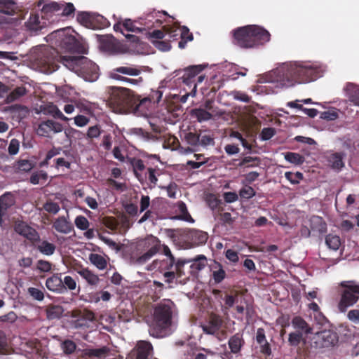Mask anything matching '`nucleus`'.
<instances>
[{
	"instance_id": "obj_60",
	"label": "nucleus",
	"mask_w": 359,
	"mask_h": 359,
	"mask_svg": "<svg viewBox=\"0 0 359 359\" xmlns=\"http://www.w3.org/2000/svg\"><path fill=\"white\" fill-rule=\"evenodd\" d=\"M199 135H200L199 146L207 147L209 145L215 144V140L212 135H208V134H203V133H200Z\"/></svg>"
},
{
	"instance_id": "obj_49",
	"label": "nucleus",
	"mask_w": 359,
	"mask_h": 359,
	"mask_svg": "<svg viewBox=\"0 0 359 359\" xmlns=\"http://www.w3.org/2000/svg\"><path fill=\"white\" fill-rule=\"evenodd\" d=\"M78 273L90 285H95L99 280L97 276L87 269H82Z\"/></svg>"
},
{
	"instance_id": "obj_63",
	"label": "nucleus",
	"mask_w": 359,
	"mask_h": 359,
	"mask_svg": "<svg viewBox=\"0 0 359 359\" xmlns=\"http://www.w3.org/2000/svg\"><path fill=\"white\" fill-rule=\"evenodd\" d=\"M20 148V142L17 139H12L10 141L8 152L10 155H15L18 153Z\"/></svg>"
},
{
	"instance_id": "obj_46",
	"label": "nucleus",
	"mask_w": 359,
	"mask_h": 359,
	"mask_svg": "<svg viewBox=\"0 0 359 359\" xmlns=\"http://www.w3.org/2000/svg\"><path fill=\"white\" fill-rule=\"evenodd\" d=\"M191 114L198 121H206L212 118V114L204 109L198 108L192 110Z\"/></svg>"
},
{
	"instance_id": "obj_31",
	"label": "nucleus",
	"mask_w": 359,
	"mask_h": 359,
	"mask_svg": "<svg viewBox=\"0 0 359 359\" xmlns=\"http://www.w3.org/2000/svg\"><path fill=\"white\" fill-rule=\"evenodd\" d=\"M37 243L38 244L35 243L34 246L42 255L46 256H51L55 253L56 250V246L55 244L50 243L46 240H40Z\"/></svg>"
},
{
	"instance_id": "obj_25",
	"label": "nucleus",
	"mask_w": 359,
	"mask_h": 359,
	"mask_svg": "<svg viewBox=\"0 0 359 359\" xmlns=\"http://www.w3.org/2000/svg\"><path fill=\"white\" fill-rule=\"evenodd\" d=\"M101 48L107 52L114 53L118 51L117 42L112 36H103L100 39Z\"/></svg>"
},
{
	"instance_id": "obj_22",
	"label": "nucleus",
	"mask_w": 359,
	"mask_h": 359,
	"mask_svg": "<svg viewBox=\"0 0 359 359\" xmlns=\"http://www.w3.org/2000/svg\"><path fill=\"white\" fill-rule=\"evenodd\" d=\"M15 203L13 196L11 193H6L0 196V222L3 217L6 216L8 210Z\"/></svg>"
},
{
	"instance_id": "obj_56",
	"label": "nucleus",
	"mask_w": 359,
	"mask_h": 359,
	"mask_svg": "<svg viewBox=\"0 0 359 359\" xmlns=\"http://www.w3.org/2000/svg\"><path fill=\"white\" fill-rule=\"evenodd\" d=\"M276 133V130L274 128H264L259 134V137L262 140L266 141L272 138Z\"/></svg>"
},
{
	"instance_id": "obj_34",
	"label": "nucleus",
	"mask_w": 359,
	"mask_h": 359,
	"mask_svg": "<svg viewBox=\"0 0 359 359\" xmlns=\"http://www.w3.org/2000/svg\"><path fill=\"white\" fill-rule=\"evenodd\" d=\"M164 16H168L170 18H172L168 15V13L166 11H156L155 9H153L152 11H148L147 13H144V20H148L149 22H152L153 20H155L154 23H156L158 25H162L163 22V20H161V15Z\"/></svg>"
},
{
	"instance_id": "obj_9",
	"label": "nucleus",
	"mask_w": 359,
	"mask_h": 359,
	"mask_svg": "<svg viewBox=\"0 0 359 359\" xmlns=\"http://www.w3.org/2000/svg\"><path fill=\"white\" fill-rule=\"evenodd\" d=\"M175 258H164L163 259H156L153 262L154 269H157L163 273L165 281L171 283L175 279L177 273L175 269Z\"/></svg>"
},
{
	"instance_id": "obj_17",
	"label": "nucleus",
	"mask_w": 359,
	"mask_h": 359,
	"mask_svg": "<svg viewBox=\"0 0 359 359\" xmlns=\"http://www.w3.org/2000/svg\"><path fill=\"white\" fill-rule=\"evenodd\" d=\"M136 359H149L151 355L152 345L147 341H139L135 346Z\"/></svg>"
},
{
	"instance_id": "obj_3",
	"label": "nucleus",
	"mask_w": 359,
	"mask_h": 359,
	"mask_svg": "<svg viewBox=\"0 0 359 359\" xmlns=\"http://www.w3.org/2000/svg\"><path fill=\"white\" fill-rule=\"evenodd\" d=\"M233 43L243 48H251L269 41L271 34L264 28L250 25L233 30Z\"/></svg>"
},
{
	"instance_id": "obj_27",
	"label": "nucleus",
	"mask_w": 359,
	"mask_h": 359,
	"mask_svg": "<svg viewBox=\"0 0 359 359\" xmlns=\"http://www.w3.org/2000/svg\"><path fill=\"white\" fill-rule=\"evenodd\" d=\"M27 29L30 31H39L46 26V22H41L40 16L36 13H31L28 20L25 22Z\"/></svg>"
},
{
	"instance_id": "obj_24",
	"label": "nucleus",
	"mask_w": 359,
	"mask_h": 359,
	"mask_svg": "<svg viewBox=\"0 0 359 359\" xmlns=\"http://www.w3.org/2000/svg\"><path fill=\"white\" fill-rule=\"evenodd\" d=\"M344 90L349 101L359 106V86L353 83H348Z\"/></svg>"
},
{
	"instance_id": "obj_32",
	"label": "nucleus",
	"mask_w": 359,
	"mask_h": 359,
	"mask_svg": "<svg viewBox=\"0 0 359 359\" xmlns=\"http://www.w3.org/2000/svg\"><path fill=\"white\" fill-rule=\"evenodd\" d=\"M93 12L79 11L76 15V20L81 25L93 29Z\"/></svg>"
},
{
	"instance_id": "obj_58",
	"label": "nucleus",
	"mask_w": 359,
	"mask_h": 359,
	"mask_svg": "<svg viewBox=\"0 0 359 359\" xmlns=\"http://www.w3.org/2000/svg\"><path fill=\"white\" fill-rule=\"evenodd\" d=\"M185 140L189 144L194 147L199 146L200 135L197 133L189 132L185 135Z\"/></svg>"
},
{
	"instance_id": "obj_19",
	"label": "nucleus",
	"mask_w": 359,
	"mask_h": 359,
	"mask_svg": "<svg viewBox=\"0 0 359 359\" xmlns=\"http://www.w3.org/2000/svg\"><path fill=\"white\" fill-rule=\"evenodd\" d=\"M39 112L45 115H50L55 118L60 119L64 121H67L69 120V118L62 113L57 107L53 104L41 105L39 107Z\"/></svg>"
},
{
	"instance_id": "obj_48",
	"label": "nucleus",
	"mask_w": 359,
	"mask_h": 359,
	"mask_svg": "<svg viewBox=\"0 0 359 359\" xmlns=\"http://www.w3.org/2000/svg\"><path fill=\"white\" fill-rule=\"evenodd\" d=\"M285 159L297 165H302L305 161V158L302 155L294 152H287L285 154Z\"/></svg>"
},
{
	"instance_id": "obj_26",
	"label": "nucleus",
	"mask_w": 359,
	"mask_h": 359,
	"mask_svg": "<svg viewBox=\"0 0 359 359\" xmlns=\"http://www.w3.org/2000/svg\"><path fill=\"white\" fill-rule=\"evenodd\" d=\"M222 320L217 316H211L208 325H202L203 332L208 334H214L222 325Z\"/></svg>"
},
{
	"instance_id": "obj_33",
	"label": "nucleus",
	"mask_w": 359,
	"mask_h": 359,
	"mask_svg": "<svg viewBox=\"0 0 359 359\" xmlns=\"http://www.w3.org/2000/svg\"><path fill=\"white\" fill-rule=\"evenodd\" d=\"M18 11V6L13 0H0V13L13 15Z\"/></svg>"
},
{
	"instance_id": "obj_53",
	"label": "nucleus",
	"mask_w": 359,
	"mask_h": 359,
	"mask_svg": "<svg viewBox=\"0 0 359 359\" xmlns=\"http://www.w3.org/2000/svg\"><path fill=\"white\" fill-rule=\"evenodd\" d=\"M43 209L50 214L55 215L60 211V208L57 203L48 200L43 204Z\"/></svg>"
},
{
	"instance_id": "obj_38",
	"label": "nucleus",
	"mask_w": 359,
	"mask_h": 359,
	"mask_svg": "<svg viewBox=\"0 0 359 359\" xmlns=\"http://www.w3.org/2000/svg\"><path fill=\"white\" fill-rule=\"evenodd\" d=\"M180 25L178 22H175L172 25H165L163 29L165 30V34L168 35L170 40H177V37L180 36Z\"/></svg>"
},
{
	"instance_id": "obj_57",
	"label": "nucleus",
	"mask_w": 359,
	"mask_h": 359,
	"mask_svg": "<svg viewBox=\"0 0 359 359\" xmlns=\"http://www.w3.org/2000/svg\"><path fill=\"white\" fill-rule=\"evenodd\" d=\"M256 194L254 189L250 186H245L239 191V195L242 198L248 200Z\"/></svg>"
},
{
	"instance_id": "obj_44",
	"label": "nucleus",
	"mask_w": 359,
	"mask_h": 359,
	"mask_svg": "<svg viewBox=\"0 0 359 359\" xmlns=\"http://www.w3.org/2000/svg\"><path fill=\"white\" fill-rule=\"evenodd\" d=\"M340 292H359V283L355 280L342 281L339 284Z\"/></svg>"
},
{
	"instance_id": "obj_39",
	"label": "nucleus",
	"mask_w": 359,
	"mask_h": 359,
	"mask_svg": "<svg viewBox=\"0 0 359 359\" xmlns=\"http://www.w3.org/2000/svg\"><path fill=\"white\" fill-rule=\"evenodd\" d=\"M292 324L295 329L302 330L306 334H309L312 332V328L300 316L293 318Z\"/></svg>"
},
{
	"instance_id": "obj_5",
	"label": "nucleus",
	"mask_w": 359,
	"mask_h": 359,
	"mask_svg": "<svg viewBox=\"0 0 359 359\" xmlns=\"http://www.w3.org/2000/svg\"><path fill=\"white\" fill-rule=\"evenodd\" d=\"M160 241L155 236H147L131 244L126 252H129L131 262L144 264L161 250Z\"/></svg>"
},
{
	"instance_id": "obj_41",
	"label": "nucleus",
	"mask_w": 359,
	"mask_h": 359,
	"mask_svg": "<svg viewBox=\"0 0 359 359\" xmlns=\"http://www.w3.org/2000/svg\"><path fill=\"white\" fill-rule=\"evenodd\" d=\"M131 165L133 168L134 173L139 181H141L143 173L147 170L144 162L142 159L133 158L131 161Z\"/></svg>"
},
{
	"instance_id": "obj_10",
	"label": "nucleus",
	"mask_w": 359,
	"mask_h": 359,
	"mask_svg": "<svg viewBox=\"0 0 359 359\" xmlns=\"http://www.w3.org/2000/svg\"><path fill=\"white\" fill-rule=\"evenodd\" d=\"M190 262H192L190 266L191 273L194 275H196L207 265V258L205 255H200L192 259H178L175 264V269L177 273V277H181L182 276V269L184 264Z\"/></svg>"
},
{
	"instance_id": "obj_61",
	"label": "nucleus",
	"mask_w": 359,
	"mask_h": 359,
	"mask_svg": "<svg viewBox=\"0 0 359 359\" xmlns=\"http://www.w3.org/2000/svg\"><path fill=\"white\" fill-rule=\"evenodd\" d=\"M101 134V129L99 125H95L88 128L86 133V137L88 139H94L98 137Z\"/></svg>"
},
{
	"instance_id": "obj_8",
	"label": "nucleus",
	"mask_w": 359,
	"mask_h": 359,
	"mask_svg": "<svg viewBox=\"0 0 359 359\" xmlns=\"http://www.w3.org/2000/svg\"><path fill=\"white\" fill-rule=\"evenodd\" d=\"M337 341V334L330 330H325L312 336L311 345L316 348H323L334 345Z\"/></svg>"
},
{
	"instance_id": "obj_15",
	"label": "nucleus",
	"mask_w": 359,
	"mask_h": 359,
	"mask_svg": "<svg viewBox=\"0 0 359 359\" xmlns=\"http://www.w3.org/2000/svg\"><path fill=\"white\" fill-rule=\"evenodd\" d=\"M62 10V15L70 16L74 14L75 8L73 4L68 3L66 5L59 4L56 2L46 4L43 6L41 12L46 14L57 12Z\"/></svg>"
},
{
	"instance_id": "obj_23",
	"label": "nucleus",
	"mask_w": 359,
	"mask_h": 359,
	"mask_svg": "<svg viewBox=\"0 0 359 359\" xmlns=\"http://www.w3.org/2000/svg\"><path fill=\"white\" fill-rule=\"evenodd\" d=\"M345 156V154L341 152H336L330 154L327 157L328 165L332 168V169L340 171L344 167L343 159Z\"/></svg>"
},
{
	"instance_id": "obj_37",
	"label": "nucleus",
	"mask_w": 359,
	"mask_h": 359,
	"mask_svg": "<svg viewBox=\"0 0 359 359\" xmlns=\"http://www.w3.org/2000/svg\"><path fill=\"white\" fill-rule=\"evenodd\" d=\"M27 93V89L25 86H18L13 89L6 98V103H11L20 99Z\"/></svg>"
},
{
	"instance_id": "obj_20",
	"label": "nucleus",
	"mask_w": 359,
	"mask_h": 359,
	"mask_svg": "<svg viewBox=\"0 0 359 359\" xmlns=\"http://www.w3.org/2000/svg\"><path fill=\"white\" fill-rule=\"evenodd\" d=\"M163 96V91L161 90H151L150 94L145 97L141 98L140 96H139V107L140 110H142L144 108L147 107L148 103H158Z\"/></svg>"
},
{
	"instance_id": "obj_29",
	"label": "nucleus",
	"mask_w": 359,
	"mask_h": 359,
	"mask_svg": "<svg viewBox=\"0 0 359 359\" xmlns=\"http://www.w3.org/2000/svg\"><path fill=\"white\" fill-rule=\"evenodd\" d=\"M53 226L57 232L62 233H69L73 229L71 222L67 221L63 216L57 218Z\"/></svg>"
},
{
	"instance_id": "obj_59",
	"label": "nucleus",
	"mask_w": 359,
	"mask_h": 359,
	"mask_svg": "<svg viewBox=\"0 0 359 359\" xmlns=\"http://www.w3.org/2000/svg\"><path fill=\"white\" fill-rule=\"evenodd\" d=\"M74 223L76 226L81 230H86L89 227L88 220L83 215L77 216L75 218Z\"/></svg>"
},
{
	"instance_id": "obj_43",
	"label": "nucleus",
	"mask_w": 359,
	"mask_h": 359,
	"mask_svg": "<svg viewBox=\"0 0 359 359\" xmlns=\"http://www.w3.org/2000/svg\"><path fill=\"white\" fill-rule=\"evenodd\" d=\"M243 339L240 334H236L231 337L229 340V346L231 351L233 353H238L243 345Z\"/></svg>"
},
{
	"instance_id": "obj_16",
	"label": "nucleus",
	"mask_w": 359,
	"mask_h": 359,
	"mask_svg": "<svg viewBox=\"0 0 359 359\" xmlns=\"http://www.w3.org/2000/svg\"><path fill=\"white\" fill-rule=\"evenodd\" d=\"M187 239L193 245L205 244L208 238L206 232L198 229H189L187 233Z\"/></svg>"
},
{
	"instance_id": "obj_42",
	"label": "nucleus",
	"mask_w": 359,
	"mask_h": 359,
	"mask_svg": "<svg viewBox=\"0 0 359 359\" xmlns=\"http://www.w3.org/2000/svg\"><path fill=\"white\" fill-rule=\"evenodd\" d=\"M159 170L153 168H148L142 175L140 182L148 180L151 184L156 185L158 182L157 174Z\"/></svg>"
},
{
	"instance_id": "obj_18",
	"label": "nucleus",
	"mask_w": 359,
	"mask_h": 359,
	"mask_svg": "<svg viewBox=\"0 0 359 359\" xmlns=\"http://www.w3.org/2000/svg\"><path fill=\"white\" fill-rule=\"evenodd\" d=\"M359 299L355 293H342L338 303V309L340 312L344 313L347 309L355 304Z\"/></svg>"
},
{
	"instance_id": "obj_36",
	"label": "nucleus",
	"mask_w": 359,
	"mask_h": 359,
	"mask_svg": "<svg viewBox=\"0 0 359 359\" xmlns=\"http://www.w3.org/2000/svg\"><path fill=\"white\" fill-rule=\"evenodd\" d=\"M177 211L179 215L175 217L177 219L184 220L189 222H194V220L188 212L187 205L183 201H178L177 203Z\"/></svg>"
},
{
	"instance_id": "obj_62",
	"label": "nucleus",
	"mask_w": 359,
	"mask_h": 359,
	"mask_svg": "<svg viewBox=\"0 0 359 359\" xmlns=\"http://www.w3.org/2000/svg\"><path fill=\"white\" fill-rule=\"evenodd\" d=\"M339 116L338 112L335 110H328L320 113V118L327 121L336 120Z\"/></svg>"
},
{
	"instance_id": "obj_55",
	"label": "nucleus",
	"mask_w": 359,
	"mask_h": 359,
	"mask_svg": "<svg viewBox=\"0 0 359 359\" xmlns=\"http://www.w3.org/2000/svg\"><path fill=\"white\" fill-rule=\"evenodd\" d=\"M109 351V348L107 347H102L100 348L89 349L87 351L86 354L90 357H97L99 358L105 357Z\"/></svg>"
},
{
	"instance_id": "obj_40",
	"label": "nucleus",
	"mask_w": 359,
	"mask_h": 359,
	"mask_svg": "<svg viewBox=\"0 0 359 359\" xmlns=\"http://www.w3.org/2000/svg\"><path fill=\"white\" fill-rule=\"evenodd\" d=\"M93 29H101L108 27L110 25L109 20L103 15L93 13Z\"/></svg>"
},
{
	"instance_id": "obj_1",
	"label": "nucleus",
	"mask_w": 359,
	"mask_h": 359,
	"mask_svg": "<svg viewBox=\"0 0 359 359\" xmlns=\"http://www.w3.org/2000/svg\"><path fill=\"white\" fill-rule=\"evenodd\" d=\"M323 73L320 66L303 62L284 63L275 72L277 81L285 87L313 81L321 77Z\"/></svg>"
},
{
	"instance_id": "obj_11",
	"label": "nucleus",
	"mask_w": 359,
	"mask_h": 359,
	"mask_svg": "<svg viewBox=\"0 0 359 359\" xmlns=\"http://www.w3.org/2000/svg\"><path fill=\"white\" fill-rule=\"evenodd\" d=\"M81 61L79 74L86 81H95L99 77L98 66L86 57H83Z\"/></svg>"
},
{
	"instance_id": "obj_13",
	"label": "nucleus",
	"mask_w": 359,
	"mask_h": 359,
	"mask_svg": "<svg viewBox=\"0 0 359 359\" xmlns=\"http://www.w3.org/2000/svg\"><path fill=\"white\" fill-rule=\"evenodd\" d=\"M14 231L30 241L32 245L40 241V235L38 231L23 220L15 221Z\"/></svg>"
},
{
	"instance_id": "obj_2",
	"label": "nucleus",
	"mask_w": 359,
	"mask_h": 359,
	"mask_svg": "<svg viewBox=\"0 0 359 359\" xmlns=\"http://www.w3.org/2000/svg\"><path fill=\"white\" fill-rule=\"evenodd\" d=\"M84 56H62L52 47H46L37 57L38 65L46 74H51L58 69L59 63L67 69L79 72L81 59Z\"/></svg>"
},
{
	"instance_id": "obj_64",
	"label": "nucleus",
	"mask_w": 359,
	"mask_h": 359,
	"mask_svg": "<svg viewBox=\"0 0 359 359\" xmlns=\"http://www.w3.org/2000/svg\"><path fill=\"white\" fill-rule=\"evenodd\" d=\"M302 338V334L299 332H292L289 334L288 341L291 346H297Z\"/></svg>"
},
{
	"instance_id": "obj_52",
	"label": "nucleus",
	"mask_w": 359,
	"mask_h": 359,
	"mask_svg": "<svg viewBox=\"0 0 359 359\" xmlns=\"http://www.w3.org/2000/svg\"><path fill=\"white\" fill-rule=\"evenodd\" d=\"M64 309L60 306H53L47 309V315L49 319L59 318L64 316Z\"/></svg>"
},
{
	"instance_id": "obj_50",
	"label": "nucleus",
	"mask_w": 359,
	"mask_h": 359,
	"mask_svg": "<svg viewBox=\"0 0 359 359\" xmlns=\"http://www.w3.org/2000/svg\"><path fill=\"white\" fill-rule=\"evenodd\" d=\"M260 158L259 157L245 156L238 163L239 167H254L258 166L260 163Z\"/></svg>"
},
{
	"instance_id": "obj_54",
	"label": "nucleus",
	"mask_w": 359,
	"mask_h": 359,
	"mask_svg": "<svg viewBox=\"0 0 359 359\" xmlns=\"http://www.w3.org/2000/svg\"><path fill=\"white\" fill-rule=\"evenodd\" d=\"M285 177L291 184H297L303 179V174L300 172L294 173L288 171L285 172Z\"/></svg>"
},
{
	"instance_id": "obj_30",
	"label": "nucleus",
	"mask_w": 359,
	"mask_h": 359,
	"mask_svg": "<svg viewBox=\"0 0 359 359\" xmlns=\"http://www.w3.org/2000/svg\"><path fill=\"white\" fill-rule=\"evenodd\" d=\"M311 229L314 232L323 234L327 232V224L323 217L312 216L310 219Z\"/></svg>"
},
{
	"instance_id": "obj_47",
	"label": "nucleus",
	"mask_w": 359,
	"mask_h": 359,
	"mask_svg": "<svg viewBox=\"0 0 359 359\" xmlns=\"http://www.w3.org/2000/svg\"><path fill=\"white\" fill-rule=\"evenodd\" d=\"M325 243L330 249L337 250L341 245V240L337 235L328 234L325 237Z\"/></svg>"
},
{
	"instance_id": "obj_14",
	"label": "nucleus",
	"mask_w": 359,
	"mask_h": 359,
	"mask_svg": "<svg viewBox=\"0 0 359 359\" xmlns=\"http://www.w3.org/2000/svg\"><path fill=\"white\" fill-rule=\"evenodd\" d=\"M60 46L65 50L71 53H83L85 49L82 43H81L75 36L65 34V32H62Z\"/></svg>"
},
{
	"instance_id": "obj_7",
	"label": "nucleus",
	"mask_w": 359,
	"mask_h": 359,
	"mask_svg": "<svg viewBox=\"0 0 359 359\" xmlns=\"http://www.w3.org/2000/svg\"><path fill=\"white\" fill-rule=\"evenodd\" d=\"M141 72V68L136 65H130L113 69L110 72L109 76L116 81L128 83L133 86H138L143 82V78L142 76L135 79L129 78L126 76H138Z\"/></svg>"
},
{
	"instance_id": "obj_12",
	"label": "nucleus",
	"mask_w": 359,
	"mask_h": 359,
	"mask_svg": "<svg viewBox=\"0 0 359 359\" xmlns=\"http://www.w3.org/2000/svg\"><path fill=\"white\" fill-rule=\"evenodd\" d=\"M63 130L62 123L52 119L41 121L36 128V133L39 136L51 138L55 134Z\"/></svg>"
},
{
	"instance_id": "obj_51",
	"label": "nucleus",
	"mask_w": 359,
	"mask_h": 359,
	"mask_svg": "<svg viewBox=\"0 0 359 359\" xmlns=\"http://www.w3.org/2000/svg\"><path fill=\"white\" fill-rule=\"evenodd\" d=\"M48 179V174L46 172L43 170H39L37 172H33L29 178V182L32 184H38L40 181L46 182Z\"/></svg>"
},
{
	"instance_id": "obj_28",
	"label": "nucleus",
	"mask_w": 359,
	"mask_h": 359,
	"mask_svg": "<svg viewBox=\"0 0 359 359\" xmlns=\"http://www.w3.org/2000/svg\"><path fill=\"white\" fill-rule=\"evenodd\" d=\"M212 271V277L216 283H221L226 277V271L222 264L216 261L210 265Z\"/></svg>"
},
{
	"instance_id": "obj_35",
	"label": "nucleus",
	"mask_w": 359,
	"mask_h": 359,
	"mask_svg": "<svg viewBox=\"0 0 359 359\" xmlns=\"http://www.w3.org/2000/svg\"><path fill=\"white\" fill-rule=\"evenodd\" d=\"M46 285L52 292H58L63 288V281L58 275H53L46 280Z\"/></svg>"
},
{
	"instance_id": "obj_21",
	"label": "nucleus",
	"mask_w": 359,
	"mask_h": 359,
	"mask_svg": "<svg viewBox=\"0 0 359 359\" xmlns=\"http://www.w3.org/2000/svg\"><path fill=\"white\" fill-rule=\"evenodd\" d=\"M205 66L202 65H191L183 69L184 74L182 76L183 83L189 84L193 78L199 74Z\"/></svg>"
},
{
	"instance_id": "obj_45",
	"label": "nucleus",
	"mask_w": 359,
	"mask_h": 359,
	"mask_svg": "<svg viewBox=\"0 0 359 359\" xmlns=\"http://www.w3.org/2000/svg\"><path fill=\"white\" fill-rule=\"evenodd\" d=\"M89 259L99 269H104L107 267V261L101 255L92 253L89 256Z\"/></svg>"
},
{
	"instance_id": "obj_4",
	"label": "nucleus",
	"mask_w": 359,
	"mask_h": 359,
	"mask_svg": "<svg viewBox=\"0 0 359 359\" xmlns=\"http://www.w3.org/2000/svg\"><path fill=\"white\" fill-rule=\"evenodd\" d=\"M108 104L116 113L126 114L140 110L139 95L123 87L109 88Z\"/></svg>"
},
{
	"instance_id": "obj_6",
	"label": "nucleus",
	"mask_w": 359,
	"mask_h": 359,
	"mask_svg": "<svg viewBox=\"0 0 359 359\" xmlns=\"http://www.w3.org/2000/svg\"><path fill=\"white\" fill-rule=\"evenodd\" d=\"M172 312L167 304H160L154 308L151 320L148 322L151 336L161 338L166 336L172 323Z\"/></svg>"
}]
</instances>
